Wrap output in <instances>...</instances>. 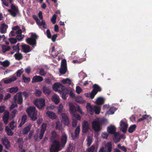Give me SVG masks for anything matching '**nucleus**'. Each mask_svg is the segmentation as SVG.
<instances>
[{
	"instance_id": "nucleus-1",
	"label": "nucleus",
	"mask_w": 152,
	"mask_h": 152,
	"mask_svg": "<svg viewBox=\"0 0 152 152\" xmlns=\"http://www.w3.org/2000/svg\"><path fill=\"white\" fill-rule=\"evenodd\" d=\"M61 144L59 141L55 140L53 142L50 148V152H58L61 150L64 147L67 141V136L65 134H63L61 138Z\"/></svg>"
},
{
	"instance_id": "nucleus-2",
	"label": "nucleus",
	"mask_w": 152,
	"mask_h": 152,
	"mask_svg": "<svg viewBox=\"0 0 152 152\" xmlns=\"http://www.w3.org/2000/svg\"><path fill=\"white\" fill-rule=\"evenodd\" d=\"M52 88L55 91L58 92L60 94L63 99H65L66 98L69 91L68 88H65L59 83H54Z\"/></svg>"
},
{
	"instance_id": "nucleus-3",
	"label": "nucleus",
	"mask_w": 152,
	"mask_h": 152,
	"mask_svg": "<svg viewBox=\"0 0 152 152\" xmlns=\"http://www.w3.org/2000/svg\"><path fill=\"white\" fill-rule=\"evenodd\" d=\"M26 111L32 121H35L37 119V111L35 107H30L27 108Z\"/></svg>"
},
{
	"instance_id": "nucleus-4",
	"label": "nucleus",
	"mask_w": 152,
	"mask_h": 152,
	"mask_svg": "<svg viewBox=\"0 0 152 152\" xmlns=\"http://www.w3.org/2000/svg\"><path fill=\"white\" fill-rule=\"evenodd\" d=\"M86 108L88 112L91 115L93 114L94 111L96 114H98L101 110V107L99 106L96 105L92 106L89 103H87Z\"/></svg>"
},
{
	"instance_id": "nucleus-5",
	"label": "nucleus",
	"mask_w": 152,
	"mask_h": 152,
	"mask_svg": "<svg viewBox=\"0 0 152 152\" xmlns=\"http://www.w3.org/2000/svg\"><path fill=\"white\" fill-rule=\"evenodd\" d=\"M102 123L100 119L96 118L92 123L93 129L95 131H99L101 129Z\"/></svg>"
},
{
	"instance_id": "nucleus-6",
	"label": "nucleus",
	"mask_w": 152,
	"mask_h": 152,
	"mask_svg": "<svg viewBox=\"0 0 152 152\" xmlns=\"http://www.w3.org/2000/svg\"><path fill=\"white\" fill-rule=\"evenodd\" d=\"M45 100L44 98L37 99L34 101V104L38 109H41L45 106Z\"/></svg>"
},
{
	"instance_id": "nucleus-7",
	"label": "nucleus",
	"mask_w": 152,
	"mask_h": 152,
	"mask_svg": "<svg viewBox=\"0 0 152 152\" xmlns=\"http://www.w3.org/2000/svg\"><path fill=\"white\" fill-rule=\"evenodd\" d=\"M38 38V36L35 33H32L31 37L27 38L26 42L30 45L33 46L36 45L37 43L36 39Z\"/></svg>"
},
{
	"instance_id": "nucleus-8",
	"label": "nucleus",
	"mask_w": 152,
	"mask_h": 152,
	"mask_svg": "<svg viewBox=\"0 0 152 152\" xmlns=\"http://www.w3.org/2000/svg\"><path fill=\"white\" fill-rule=\"evenodd\" d=\"M8 10L10 15L13 17H16L17 14L19 12L18 7L16 6L13 4L11 5V9H8Z\"/></svg>"
},
{
	"instance_id": "nucleus-9",
	"label": "nucleus",
	"mask_w": 152,
	"mask_h": 152,
	"mask_svg": "<svg viewBox=\"0 0 152 152\" xmlns=\"http://www.w3.org/2000/svg\"><path fill=\"white\" fill-rule=\"evenodd\" d=\"M67 70L66 61L65 59H63L61 63V66L59 69L60 73L61 74L66 73Z\"/></svg>"
},
{
	"instance_id": "nucleus-10",
	"label": "nucleus",
	"mask_w": 152,
	"mask_h": 152,
	"mask_svg": "<svg viewBox=\"0 0 152 152\" xmlns=\"http://www.w3.org/2000/svg\"><path fill=\"white\" fill-rule=\"evenodd\" d=\"M94 89L91 93L90 98L91 99L94 98L95 95L98 91H101V88L100 87L97 85L95 84L93 86Z\"/></svg>"
},
{
	"instance_id": "nucleus-11",
	"label": "nucleus",
	"mask_w": 152,
	"mask_h": 152,
	"mask_svg": "<svg viewBox=\"0 0 152 152\" xmlns=\"http://www.w3.org/2000/svg\"><path fill=\"white\" fill-rule=\"evenodd\" d=\"M112 148V144L111 142L107 143L105 145V147L101 148L99 152H110Z\"/></svg>"
},
{
	"instance_id": "nucleus-12",
	"label": "nucleus",
	"mask_w": 152,
	"mask_h": 152,
	"mask_svg": "<svg viewBox=\"0 0 152 152\" xmlns=\"http://www.w3.org/2000/svg\"><path fill=\"white\" fill-rule=\"evenodd\" d=\"M127 125L125 120H121L120 122L119 128L123 132H125L127 130Z\"/></svg>"
},
{
	"instance_id": "nucleus-13",
	"label": "nucleus",
	"mask_w": 152,
	"mask_h": 152,
	"mask_svg": "<svg viewBox=\"0 0 152 152\" xmlns=\"http://www.w3.org/2000/svg\"><path fill=\"white\" fill-rule=\"evenodd\" d=\"M15 102L19 104H21L23 101V99L21 93H17L13 97Z\"/></svg>"
},
{
	"instance_id": "nucleus-14",
	"label": "nucleus",
	"mask_w": 152,
	"mask_h": 152,
	"mask_svg": "<svg viewBox=\"0 0 152 152\" xmlns=\"http://www.w3.org/2000/svg\"><path fill=\"white\" fill-rule=\"evenodd\" d=\"M61 123L65 125H68L69 124L68 118L66 114H63L61 118Z\"/></svg>"
},
{
	"instance_id": "nucleus-15",
	"label": "nucleus",
	"mask_w": 152,
	"mask_h": 152,
	"mask_svg": "<svg viewBox=\"0 0 152 152\" xmlns=\"http://www.w3.org/2000/svg\"><path fill=\"white\" fill-rule=\"evenodd\" d=\"M9 118V113L7 111H6L4 112L3 117V120L4 123L7 124L8 122Z\"/></svg>"
},
{
	"instance_id": "nucleus-16",
	"label": "nucleus",
	"mask_w": 152,
	"mask_h": 152,
	"mask_svg": "<svg viewBox=\"0 0 152 152\" xmlns=\"http://www.w3.org/2000/svg\"><path fill=\"white\" fill-rule=\"evenodd\" d=\"M114 142L116 143L117 142L119 141L121 138H125V137L124 135H122L120 136L119 134L117 132H115L114 133Z\"/></svg>"
},
{
	"instance_id": "nucleus-17",
	"label": "nucleus",
	"mask_w": 152,
	"mask_h": 152,
	"mask_svg": "<svg viewBox=\"0 0 152 152\" xmlns=\"http://www.w3.org/2000/svg\"><path fill=\"white\" fill-rule=\"evenodd\" d=\"M1 141L2 143L5 146L6 148H8L10 146V143L7 138L5 137H2Z\"/></svg>"
},
{
	"instance_id": "nucleus-18",
	"label": "nucleus",
	"mask_w": 152,
	"mask_h": 152,
	"mask_svg": "<svg viewBox=\"0 0 152 152\" xmlns=\"http://www.w3.org/2000/svg\"><path fill=\"white\" fill-rule=\"evenodd\" d=\"M82 126L83 132L84 133L86 132L89 128L88 122L84 121L82 123Z\"/></svg>"
},
{
	"instance_id": "nucleus-19",
	"label": "nucleus",
	"mask_w": 152,
	"mask_h": 152,
	"mask_svg": "<svg viewBox=\"0 0 152 152\" xmlns=\"http://www.w3.org/2000/svg\"><path fill=\"white\" fill-rule=\"evenodd\" d=\"M43 93L46 96L49 95L51 93V90L48 87L44 86L42 88Z\"/></svg>"
},
{
	"instance_id": "nucleus-20",
	"label": "nucleus",
	"mask_w": 152,
	"mask_h": 152,
	"mask_svg": "<svg viewBox=\"0 0 152 152\" xmlns=\"http://www.w3.org/2000/svg\"><path fill=\"white\" fill-rule=\"evenodd\" d=\"M46 124L43 123L42 124L41 129L40 130V132L39 133V138L40 139H42L43 136L46 130Z\"/></svg>"
},
{
	"instance_id": "nucleus-21",
	"label": "nucleus",
	"mask_w": 152,
	"mask_h": 152,
	"mask_svg": "<svg viewBox=\"0 0 152 152\" xmlns=\"http://www.w3.org/2000/svg\"><path fill=\"white\" fill-rule=\"evenodd\" d=\"M22 49L23 52L25 53H28L31 51L30 47L28 45L24 44L21 45Z\"/></svg>"
},
{
	"instance_id": "nucleus-22",
	"label": "nucleus",
	"mask_w": 152,
	"mask_h": 152,
	"mask_svg": "<svg viewBox=\"0 0 152 152\" xmlns=\"http://www.w3.org/2000/svg\"><path fill=\"white\" fill-rule=\"evenodd\" d=\"M51 100L55 104H58L60 102V98L59 96L56 94H54L51 97Z\"/></svg>"
},
{
	"instance_id": "nucleus-23",
	"label": "nucleus",
	"mask_w": 152,
	"mask_h": 152,
	"mask_svg": "<svg viewBox=\"0 0 152 152\" xmlns=\"http://www.w3.org/2000/svg\"><path fill=\"white\" fill-rule=\"evenodd\" d=\"M46 114L47 116L51 119H56L57 118V116L56 114L53 112L48 111L46 112Z\"/></svg>"
},
{
	"instance_id": "nucleus-24",
	"label": "nucleus",
	"mask_w": 152,
	"mask_h": 152,
	"mask_svg": "<svg viewBox=\"0 0 152 152\" xmlns=\"http://www.w3.org/2000/svg\"><path fill=\"white\" fill-rule=\"evenodd\" d=\"M8 28V25L4 23L1 24L0 27V31L2 34L5 33L7 32V29Z\"/></svg>"
},
{
	"instance_id": "nucleus-25",
	"label": "nucleus",
	"mask_w": 152,
	"mask_h": 152,
	"mask_svg": "<svg viewBox=\"0 0 152 152\" xmlns=\"http://www.w3.org/2000/svg\"><path fill=\"white\" fill-rule=\"evenodd\" d=\"M116 131V128L113 125H111L107 128V131L110 134H114Z\"/></svg>"
},
{
	"instance_id": "nucleus-26",
	"label": "nucleus",
	"mask_w": 152,
	"mask_h": 152,
	"mask_svg": "<svg viewBox=\"0 0 152 152\" xmlns=\"http://www.w3.org/2000/svg\"><path fill=\"white\" fill-rule=\"evenodd\" d=\"M75 101L76 102L80 104L85 103L86 102V100L84 99L82 96L79 95L75 98Z\"/></svg>"
},
{
	"instance_id": "nucleus-27",
	"label": "nucleus",
	"mask_w": 152,
	"mask_h": 152,
	"mask_svg": "<svg viewBox=\"0 0 152 152\" xmlns=\"http://www.w3.org/2000/svg\"><path fill=\"white\" fill-rule=\"evenodd\" d=\"M70 114L71 115L76 112V110L75 106L72 103H69V104Z\"/></svg>"
},
{
	"instance_id": "nucleus-28",
	"label": "nucleus",
	"mask_w": 152,
	"mask_h": 152,
	"mask_svg": "<svg viewBox=\"0 0 152 152\" xmlns=\"http://www.w3.org/2000/svg\"><path fill=\"white\" fill-rule=\"evenodd\" d=\"M18 90V87L17 86H15L8 88L7 89V91L11 93L14 94L17 92Z\"/></svg>"
},
{
	"instance_id": "nucleus-29",
	"label": "nucleus",
	"mask_w": 152,
	"mask_h": 152,
	"mask_svg": "<svg viewBox=\"0 0 152 152\" xmlns=\"http://www.w3.org/2000/svg\"><path fill=\"white\" fill-rule=\"evenodd\" d=\"M59 136L58 134H57L55 132L53 131L52 133V137L50 138L51 140L55 141V140H57V139H59Z\"/></svg>"
},
{
	"instance_id": "nucleus-30",
	"label": "nucleus",
	"mask_w": 152,
	"mask_h": 152,
	"mask_svg": "<svg viewBox=\"0 0 152 152\" xmlns=\"http://www.w3.org/2000/svg\"><path fill=\"white\" fill-rule=\"evenodd\" d=\"M16 79V77H12L11 78H7L4 80V83L5 84L9 83Z\"/></svg>"
},
{
	"instance_id": "nucleus-31",
	"label": "nucleus",
	"mask_w": 152,
	"mask_h": 152,
	"mask_svg": "<svg viewBox=\"0 0 152 152\" xmlns=\"http://www.w3.org/2000/svg\"><path fill=\"white\" fill-rule=\"evenodd\" d=\"M43 78L42 77H33L32 80V82L34 83L36 82H39L42 81Z\"/></svg>"
},
{
	"instance_id": "nucleus-32",
	"label": "nucleus",
	"mask_w": 152,
	"mask_h": 152,
	"mask_svg": "<svg viewBox=\"0 0 152 152\" xmlns=\"http://www.w3.org/2000/svg\"><path fill=\"white\" fill-rule=\"evenodd\" d=\"M1 50L4 53H5L10 50V47L9 46H6L4 45H1Z\"/></svg>"
},
{
	"instance_id": "nucleus-33",
	"label": "nucleus",
	"mask_w": 152,
	"mask_h": 152,
	"mask_svg": "<svg viewBox=\"0 0 152 152\" xmlns=\"http://www.w3.org/2000/svg\"><path fill=\"white\" fill-rule=\"evenodd\" d=\"M15 59L18 60H20L22 59L23 58V56L22 54L19 52H18L14 55Z\"/></svg>"
},
{
	"instance_id": "nucleus-34",
	"label": "nucleus",
	"mask_w": 152,
	"mask_h": 152,
	"mask_svg": "<svg viewBox=\"0 0 152 152\" xmlns=\"http://www.w3.org/2000/svg\"><path fill=\"white\" fill-rule=\"evenodd\" d=\"M147 118L148 120H149V121L151 120V116L147 115H143L141 118L139 119L138 121L139 122Z\"/></svg>"
},
{
	"instance_id": "nucleus-35",
	"label": "nucleus",
	"mask_w": 152,
	"mask_h": 152,
	"mask_svg": "<svg viewBox=\"0 0 152 152\" xmlns=\"http://www.w3.org/2000/svg\"><path fill=\"white\" fill-rule=\"evenodd\" d=\"M31 127V125L29 124L28 126L24 128L23 130V134H27L30 129Z\"/></svg>"
},
{
	"instance_id": "nucleus-36",
	"label": "nucleus",
	"mask_w": 152,
	"mask_h": 152,
	"mask_svg": "<svg viewBox=\"0 0 152 152\" xmlns=\"http://www.w3.org/2000/svg\"><path fill=\"white\" fill-rule=\"evenodd\" d=\"M10 64V62L7 60H5L3 62L0 61V65L4 67H7Z\"/></svg>"
},
{
	"instance_id": "nucleus-37",
	"label": "nucleus",
	"mask_w": 152,
	"mask_h": 152,
	"mask_svg": "<svg viewBox=\"0 0 152 152\" xmlns=\"http://www.w3.org/2000/svg\"><path fill=\"white\" fill-rule=\"evenodd\" d=\"M116 109L114 107L110 108L109 110L105 113V115L107 114L111 115L114 114V112L116 110Z\"/></svg>"
},
{
	"instance_id": "nucleus-38",
	"label": "nucleus",
	"mask_w": 152,
	"mask_h": 152,
	"mask_svg": "<svg viewBox=\"0 0 152 152\" xmlns=\"http://www.w3.org/2000/svg\"><path fill=\"white\" fill-rule=\"evenodd\" d=\"M104 101V99L102 97H98L96 100V103L99 105L103 103Z\"/></svg>"
},
{
	"instance_id": "nucleus-39",
	"label": "nucleus",
	"mask_w": 152,
	"mask_h": 152,
	"mask_svg": "<svg viewBox=\"0 0 152 152\" xmlns=\"http://www.w3.org/2000/svg\"><path fill=\"white\" fill-rule=\"evenodd\" d=\"M72 118L73 120H74L75 119H76L77 120H80L81 119V117L79 115L77 114L76 112H75L73 114L71 115Z\"/></svg>"
},
{
	"instance_id": "nucleus-40",
	"label": "nucleus",
	"mask_w": 152,
	"mask_h": 152,
	"mask_svg": "<svg viewBox=\"0 0 152 152\" xmlns=\"http://www.w3.org/2000/svg\"><path fill=\"white\" fill-rule=\"evenodd\" d=\"M5 131L7 133L9 136H12L13 134L12 131H11V130L8 126H6Z\"/></svg>"
},
{
	"instance_id": "nucleus-41",
	"label": "nucleus",
	"mask_w": 152,
	"mask_h": 152,
	"mask_svg": "<svg viewBox=\"0 0 152 152\" xmlns=\"http://www.w3.org/2000/svg\"><path fill=\"white\" fill-rule=\"evenodd\" d=\"M61 82L64 84H67L69 85H71L72 84V81L71 80L68 78L63 79L62 80Z\"/></svg>"
},
{
	"instance_id": "nucleus-42",
	"label": "nucleus",
	"mask_w": 152,
	"mask_h": 152,
	"mask_svg": "<svg viewBox=\"0 0 152 152\" xmlns=\"http://www.w3.org/2000/svg\"><path fill=\"white\" fill-rule=\"evenodd\" d=\"M57 109L58 110V113L59 114H61L63 110V105L62 104H60L59 105Z\"/></svg>"
},
{
	"instance_id": "nucleus-43",
	"label": "nucleus",
	"mask_w": 152,
	"mask_h": 152,
	"mask_svg": "<svg viewBox=\"0 0 152 152\" xmlns=\"http://www.w3.org/2000/svg\"><path fill=\"white\" fill-rule=\"evenodd\" d=\"M10 126L11 129H14L16 127L17 123L16 122L12 121L10 123Z\"/></svg>"
},
{
	"instance_id": "nucleus-44",
	"label": "nucleus",
	"mask_w": 152,
	"mask_h": 152,
	"mask_svg": "<svg viewBox=\"0 0 152 152\" xmlns=\"http://www.w3.org/2000/svg\"><path fill=\"white\" fill-rule=\"evenodd\" d=\"M27 118V116L26 115H23L21 121L19 125V126L21 127L22 125L24 124L26 122Z\"/></svg>"
},
{
	"instance_id": "nucleus-45",
	"label": "nucleus",
	"mask_w": 152,
	"mask_h": 152,
	"mask_svg": "<svg viewBox=\"0 0 152 152\" xmlns=\"http://www.w3.org/2000/svg\"><path fill=\"white\" fill-rule=\"evenodd\" d=\"M87 145L89 146L92 142V136H88L87 139Z\"/></svg>"
},
{
	"instance_id": "nucleus-46",
	"label": "nucleus",
	"mask_w": 152,
	"mask_h": 152,
	"mask_svg": "<svg viewBox=\"0 0 152 152\" xmlns=\"http://www.w3.org/2000/svg\"><path fill=\"white\" fill-rule=\"evenodd\" d=\"M136 127V126L135 125H133L130 126L128 130V131L130 133H132L134 131Z\"/></svg>"
},
{
	"instance_id": "nucleus-47",
	"label": "nucleus",
	"mask_w": 152,
	"mask_h": 152,
	"mask_svg": "<svg viewBox=\"0 0 152 152\" xmlns=\"http://www.w3.org/2000/svg\"><path fill=\"white\" fill-rule=\"evenodd\" d=\"M18 114V111L16 110H14L11 113L10 115L12 118H14L16 115Z\"/></svg>"
},
{
	"instance_id": "nucleus-48",
	"label": "nucleus",
	"mask_w": 152,
	"mask_h": 152,
	"mask_svg": "<svg viewBox=\"0 0 152 152\" xmlns=\"http://www.w3.org/2000/svg\"><path fill=\"white\" fill-rule=\"evenodd\" d=\"M85 61V60L84 58H82L81 59H80L79 60H74L72 61V62L74 64L75 63H77V64H80L83 61Z\"/></svg>"
},
{
	"instance_id": "nucleus-49",
	"label": "nucleus",
	"mask_w": 152,
	"mask_h": 152,
	"mask_svg": "<svg viewBox=\"0 0 152 152\" xmlns=\"http://www.w3.org/2000/svg\"><path fill=\"white\" fill-rule=\"evenodd\" d=\"M69 89V91L68 92L69 93V95L70 97L72 98H74L75 97V94L72 91V88L69 89V88H68Z\"/></svg>"
},
{
	"instance_id": "nucleus-50",
	"label": "nucleus",
	"mask_w": 152,
	"mask_h": 152,
	"mask_svg": "<svg viewBox=\"0 0 152 152\" xmlns=\"http://www.w3.org/2000/svg\"><path fill=\"white\" fill-rule=\"evenodd\" d=\"M39 74L42 76H45L46 75V72L43 69L41 68L39 70Z\"/></svg>"
},
{
	"instance_id": "nucleus-51",
	"label": "nucleus",
	"mask_w": 152,
	"mask_h": 152,
	"mask_svg": "<svg viewBox=\"0 0 152 152\" xmlns=\"http://www.w3.org/2000/svg\"><path fill=\"white\" fill-rule=\"evenodd\" d=\"M56 14H54L51 18V21L53 24H55L56 23Z\"/></svg>"
},
{
	"instance_id": "nucleus-52",
	"label": "nucleus",
	"mask_w": 152,
	"mask_h": 152,
	"mask_svg": "<svg viewBox=\"0 0 152 152\" xmlns=\"http://www.w3.org/2000/svg\"><path fill=\"white\" fill-rule=\"evenodd\" d=\"M9 40L12 44H14L17 42V39L14 38H9Z\"/></svg>"
},
{
	"instance_id": "nucleus-53",
	"label": "nucleus",
	"mask_w": 152,
	"mask_h": 152,
	"mask_svg": "<svg viewBox=\"0 0 152 152\" xmlns=\"http://www.w3.org/2000/svg\"><path fill=\"white\" fill-rule=\"evenodd\" d=\"M41 91L40 89H38L36 90L35 94L36 96L39 97L41 95Z\"/></svg>"
},
{
	"instance_id": "nucleus-54",
	"label": "nucleus",
	"mask_w": 152,
	"mask_h": 152,
	"mask_svg": "<svg viewBox=\"0 0 152 152\" xmlns=\"http://www.w3.org/2000/svg\"><path fill=\"white\" fill-rule=\"evenodd\" d=\"M76 91L77 94H79L82 92V90L80 87L77 86L76 88Z\"/></svg>"
},
{
	"instance_id": "nucleus-55",
	"label": "nucleus",
	"mask_w": 152,
	"mask_h": 152,
	"mask_svg": "<svg viewBox=\"0 0 152 152\" xmlns=\"http://www.w3.org/2000/svg\"><path fill=\"white\" fill-rule=\"evenodd\" d=\"M24 35L21 34L17 35L16 36V39L19 41L22 40L24 37Z\"/></svg>"
},
{
	"instance_id": "nucleus-56",
	"label": "nucleus",
	"mask_w": 152,
	"mask_h": 152,
	"mask_svg": "<svg viewBox=\"0 0 152 152\" xmlns=\"http://www.w3.org/2000/svg\"><path fill=\"white\" fill-rule=\"evenodd\" d=\"M23 72L24 70L23 69L18 70L16 72L17 76H20Z\"/></svg>"
},
{
	"instance_id": "nucleus-57",
	"label": "nucleus",
	"mask_w": 152,
	"mask_h": 152,
	"mask_svg": "<svg viewBox=\"0 0 152 152\" xmlns=\"http://www.w3.org/2000/svg\"><path fill=\"white\" fill-rule=\"evenodd\" d=\"M77 111L81 114L84 115L85 114V113L83 111L81 108L80 106H77Z\"/></svg>"
},
{
	"instance_id": "nucleus-58",
	"label": "nucleus",
	"mask_w": 152,
	"mask_h": 152,
	"mask_svg": "<svg viewBox=\"0 0 152 152\" xmlns=\"http://www.w3.org/2000/svg\"><path fill=\"white\" fill-rule=\"evenodd\" d=\"M95 149V146L92 145L90 148H88L86 152H93Z\"/></svg>"
},
{
	"instance_id": "nucleus-59",
	"label": "nucleus",
	"mask_w": 152,
	"mask_h": 152,
	"mask_svg": "<svg viewBox=\"0 0 152 152\" xmlns=\"http://www.w3.org/2000/svg\"><path fill=\"white\" fill-rule=\"evenodd\" d=\"M102 137L104 139H107L108 136V134L105 132H103L102 133Z\"/></svg>"
},
{
	"instance_id": "nucleus-60",
	"label": "nucleus",
	"mask_w": 152,
	"mask_h": 152,
	"mask_svg": "<svg viewBox=\"0 0 152 152\" xmlns=\"http://www.w3.org/2000/svg\"><path fill=\"white\" fill-rule=\"evenodd\" d=\"M56 128L57 129L61 130L62 129V128L60 125V123L59 121H57L56 122Z\"/></svg>"
},
{
	"instance_id": "nucleus-61",
	"label": "nucleus",
	"mask_w": 152,
	"mask_h": 152,
	"mask_svg": "<svg viewBox=\"0 0 152 152\" xmlns=\"http://www.w3.org/2000/svg\"><path fill=\"white\" fill-rule=\"evenodd\" d=\"M80 131V128L79 126H77L75 130V134L76 137L78 136Z\"/></svg>"
},
{
	"instance_id": "nucleus-62",
	"label": "nucleus",
	"mask_w": 152,
	"mask_h": 152,
	"mask_svg": "<svg viewBox=\"0 0 152 152\" xmlns=\"http://www.w3.org/2000/svg\"><path fill=\"white\" fill-rule=\"evenodd\" d=\"M23 79L24 82L27 83L29 82L30 80V78L29 77H23Z\"/></svg>"
},
{
	"instance_id": "nucleus-63",
	"label": "nucleus",
	"mask_w": 152,
	"mask_h": 152,
	"mask_svg": "<svg viewBox=\"0 0 152 152\" xmlns=\"http://www.w3.org/2000/svg\"><path fill=\"white\" fill-rule=\"evenodd\" d=\"M31 69L30 66H28L26 68H25V72L27 74H29L30 73L31 71Z\"/></svg>"
},
{
	"instance_id": "nucleus-64",
	"label": "nucleus",
	"mask_w": 152,
	"mask_h": 152,
	"mask_svg": "<svg viewBox=\"0 0 152 152\" xmlns=\"http://www.w3.org/2000/svg\"><path fill=\"white\" fill-rule=\"evenodd\" d=\"M57 36H58L57 34H54V35H53L51 37L52 41L53 42H55Z\"/></svg>"
}]
</instances>
